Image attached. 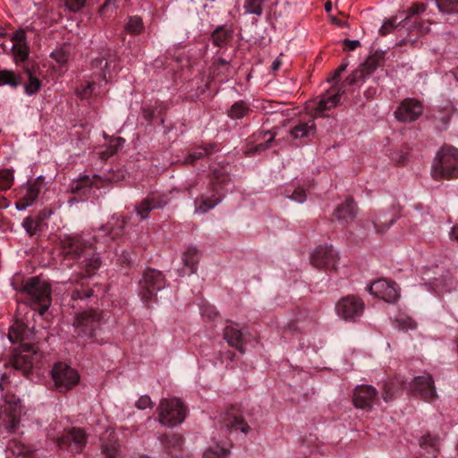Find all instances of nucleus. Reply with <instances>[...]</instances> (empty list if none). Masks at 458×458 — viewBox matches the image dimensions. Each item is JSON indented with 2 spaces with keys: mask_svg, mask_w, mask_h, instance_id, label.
<instances>
[{
  "mask_svg": "<svg viewBox=\"0 0 458 458\" xmlns=\"http://www.w3.org/2000/svg\"><path fill=\"white\" fill-rule=\"evenodd\" d=\"M126 224V217L121 216L108 225L100 226L92 235L84 233L64 235L61 239V252L66 259H81L89 255L97 244H106L122 236Z\"/></svg>",
  "mask_w": 458,
  "mask_h": 458,
  "instance_id": "1",
  "label": "nucleus"
},
{
  "mask_svg": "<svg viewBox=\"0 0 458 458\" xmlns=\"http://www.w3.org/2000/svg\"><path fill=\"white\" fill-rule=\"evenodd\" d=\"M431 175L435 180L457 179L458 148L453 146H443L434 158Z\"/></svg>",
  "mask_w": 458,
  "mask_h": 458,
  "instance_id": "2",
  "label": "nucleus"
},
{
  "mask_svg": "<svg viewBox=\"0 0 458 458\" xmlns=\"http://www.w3.org/2000/svg\"><path fill=\"white\" fill-rule=\"evenodd\" d=\"M51 285L38 276L26 280L22 285V293H26L30 305L43 315L51 304Z\"/></svg>",
  "mask_w": 458,
  "mask_h": 458,
  "instance_id": "3",
  "label": "nucleus"
},
{
  "mask_svg": "<svg viewBox=\"0 0 458 458\" xmlns=\"http://www.w3.org/2000/svg\"><path fill=\"white\" fill-rule=\"evenodd\" d=\"M103 311L89 309L76 314L73 321L74 332L78 337L92 339L101 329Z\"/></svg>",
  "mask_w": 458,
  "mask_h": 458,
  "instance_id": "4",
  "label": "nucleus"
},
{
  "mask_svg": "<svg viewBox=\"0 0 458 458\" xmlns=\"http://www.w3.org/2000/svg\"><path fill=\"white\" fill-rule=\"evenodd\" d=\"M158 421L170 428L182 424L187 415V408L179 398H163L157 406Z\"/></svg>",
  "mask_w": 458,
  "mask_h": 458,
  "instance_id": "5",
  "label": "nucleus"
},
{
  "mask_svg": "<svg viewBox=\"0 0 458 458\" xmlns=\"http://www.w3.org/2000/svg\"><path fill=\"white\" fill-rule=\"evenodd\" d=\"M48 438L53 440L59 449L68 450L72 454L82 452L88 441V436L81 428L64 430L61 436H56L52 433V429H49Z\"/></svg>",
  "mask_w": 458,
  "mask_h": 458,
  "instance_id": "6",
  "label": "nucleus"
},
{
  "mask_svg": "<svg viewBox=\"0 0 458 458\" xmlns=\"http://www.w3.org/2000/svg\"><path fill=\"white\" fill-rule=\"evenodd\" d=\"M139 294L145 303L153 302L157 300V293L165 285V278L161 271L154 268H147L139 283Z\"/></svg>",
  "mask_w": 458,
  "mask_h": 458,
  "instance_id": "7",
  "label": "nucleus"
},
{
  "mask_svg": "<svg viewBox=\"0 0 458 458\" xmlns=\"http://www.w3.org/2000/svg\"><path fill=\"white\" fill-rule=\"evenodd\" d=\"M51 374L56 389L62 393L70 391L80 382L78 371L64 362L55 363Z\"/></svg>",
  "mask_w": 458,
  "mask_h": 458,
  "instance_id": "8",
  "label": "nucleus"
},
{
  "mask_svg": "<svg viewBox=\"0 0 458 458\" xmlns=\"http://www.w3.org/2000/svg\"><path fill=\"white\" fill-rule=\"evenodd\" d=\"M364 310L363 300L353 294L341 298L335 305L336 314L346 321H356L362 316Z\"/></svg>",
  "mask_w": 458,
  "mask_h": 458,
  "instance_id": "9",
  "label": "nucleus"
},
{
  "mask_svg": "<svg viewBox=\"0 0 458 458\" xmlns=\"http://www.w3.org/2000/svg\"><path fill=\"white\" fill-rule=\"evenodd\" d=\"M38 352V347L32 344L23 343L16 349L10 358V364L25 377L30 373L33 368V355Z\"/></svg>",
  "mask_w": 458,
  "mask_h": 458,
  "instance_id": "10",
  "label": "nucleus"
},
{
  "mask_svg": "<svg viewBox=\"0 0 458 458\" xmlns=\"http://www.w3.org/2000/svg\"><path fill=\"white\" fill-rule=\"evenodd\" d=\"M344 93V85H333L325 93L318 97L313 112L315 116H327V112L336 107Z\"/></svg>",
  "mask_w": 458,
  "mask_h": 458,
  "instance_id": "11",
  "label": "nucleus"
},
{
  "mask_svg": "<svg viewBox=\"0 0 458 458\" xmlns=\"http://www.w3.org/2000/svg\"><path fill=\"white\" fill-rule=\"evenodd\" d=\"M372 295L389 303H394L400 297V289L394 281L381 278L374 281L368 286Z\"/></svg>",
  "mask_w": 458,
  "mask_h": 458,
  "instance_id": "12",
  "label": "nucleus"
},
{
  "mask_svg": "<svg viewBox=\"0 0 458 458\" xmlns=\"http://www.w3.org/2000/svg\"><path fill=\"white\" fill-rule=\"evenodd\" d=\"M214 177L216 181H213L210 185V191L212 194L210 196H206L204 194L198 197L195 200V204L197 205L196 211L199 213H206L208 210L214 208L223 198V195L219 192V184L225 183L228 176L223 175L221 179L216 175V172L214 173Z\"/></svg>",
  "mask_w": 458,
  "mask_h": 458,
  "instance_id": "13",
  "label": "nucleus"
},
{
  "mask_svg": "<svg viewBox=\"0 0 458 458\" xmlns=\"http://www.w3.org/2000/svg\"><path fill=\"white\" fill-rule=\"evenodd\" d=\"M378 402V392L370 385H360L353 389L352 403L355 408L370 411Z\"/></svg>",
  "mask_w": 458,
  "mask_h": 458,
  "instance_id": "14",
  "label": "nucleus"
},
{
  "mask_svg": "<svg viewBox=\"0 0 458 458\" xmlns=\"http://www.w3.org/2000/svg\"><path fill=\"white\" fill-rule=\"evenodd\" d=\"M221 423L229 432L248 434L250 430V427L244 420L241 410L235 405H231L230 408L224 412L221 418Z\"/></svg>",
  "mask_w": 458,
  "mask_h": 458,
  "instance_id": "15",
  "label": "nucleus"
},
{
  "mask_svg": "<svg viewBox=\"0 0 458 458\" xmlns=\"http://www.w3.org/2000/svg\"><path fill=\"white\" fill-rule=\"evenodd\" d=\"M311 264L318 268L335 269L338 255L330 245H319L311 254Z\"/></svg>",
  "mask_w": 458,
  "mask_h": 458,
  "instance_id": "16",
  "label": "nucleus"
},
{
  "mask_svg": "<svg viewBox=\"0 0 458 458\" xmlns=\"http://www.w3.org/2000/svg\"><path fill=\"white\" fill-rule=\"evenodd\" d=\"M167 204L168 198L165 194L152 192L135 207V210L140 219L145 220L149 216L152 210L161 209Z\"/></svg>",
  "mask_w": 458,
  "mask_h": 458,
  "instance_id": "17",
  "label": "nucleus"
},
{
  "mask_svg": "<svg viewBox=\"0 0 458 458\" xmlns=\"http://www.w3.org/2000/svg\"><path fill=\"white\" fill-rule=\"evenodd\" d=\"M382 62V58L378 55H369L364 63H362L358 69L352 72L350 74L344 83L353 86L359 83L360 81H363L366 77H369L371 73H373L380 65Z\"/></svg>",
  "mask_w": 458,
  "mask_h": 458,
  "instance_id": "18",
  "label": "nucleus"
},
{
  "mask_svg": "<svg viewBox=\"0 0 458 458\" xmlns=\"http://www.w3.org/2000/svg\"><path fill=\"white\" fill-rule=\"evenodd\" d=\"M423 110V105L420 100L406 98L394 112V116L400 122H413L422 114Z\"/></svg>",
  "mask_w": 458,
  "mask_h": 458,
  "instance_id": "19",
  "label": "nucleus"
},
{
  "mask_svg": "<svg viewBox=\"0 0 458 458\" xmlns=\"http://www.w3.org/2000/svg\"><path fill=\"white\" fill-rule=\"evenodd\" d=\"M45 186V177L40 175L33 180L28 181L26 184V192L15 203L18 210H25L31 206L38 199L39 193Z\"/></svg>",
  "mask_w": 458,
  "mask_h": 458,
  "instance_id": "20",
  "label": "nucleus"
},
{
  "mask_svg": "<svg viewBox=\"0 0 458 458\" xmlns=\"http://www.w3.org/2000/svg\"><path fill=\"white\" fill-rule=\"evenodd\" d=\"M412 392L419 394L427 400H432L437 396L434 380L429 374L415 377L411 382Z\"/></svg>",
  "mask_w": 458,
  "mask_h": 458,
  "instance_id": "21",
  "label": "nucleus"
},
{
  "mask_svg": "<svg viewBox=\"0 0 458 458\" xmlns=\"http://www.w3.org/2000/svg\"><path fill=\"white\" fill-rule=\"evenodd\" d=\"M224 338L230 346L235 348L242 353L245 352V342L243 340V334L237 324L232 321L229 322V324L224 329Z\"/></svg>",
  "mask_w": 458,
  "mask_h": 458,
  "instance_id": "22",
  "label": "nucleus"
},
{
  "mask_svg": "<svg viewBox=\"0 0 458 458\" xmlns=\"http://www.w3.org/2000/svg\"><path fill=\"white\" fill-rule=\"evenodd\" d=\"M357 215V206L353 198L348 197L344 202L338 205L334 210L333 216L338 221L346 223L355 219Z\"/></svg>",
  "mask_w": 458,
  "mask_h": 458,
  "instance_id": "23",
  "label": "nucleus"
},
{
  "mask_svg": "<svg viewBox=\"0 0 458 458\" xmlns=\"http://www.w3.org/2000/svg\"><path fill=\"white\" fill-rule=\"evenodd\" d=\"M100 247L97 244L89 255L82 258L83 259L81 262V267L88 276H93L102 265L99 251H98Z\"/></svg>",
  "mask_w": 458,
  "mask_h": 458,
  "instance_id": "24",
  "label": "nucleus"
},
{
  "mask_svg": "<svg viewBox=\"0 0 458 458\" xmlns=\"http://www.w3.org/2000/svg\"><path fill=\"white\" fill-rule=\"evenodd\" d=\"M419 444L425 454H430L433 458H436L440 452V437L438 435L428 432L420 437Z\"/></svg>",
  "mask_w": 458,
  "mask_h": 458,
  "instance_id": "25",
  "label": "nucleus"
},
{
  "mask_svg": "<svg viewBox=\"0 0 458 458\" xmlns=\"http://www.w3.org/2000/svg\"><path fill=\"white\" fill-rule=\"evenodd\" d=\"M32 331L25 325L21 320H15L11 326L8 333V338L11 342H23L30 339L32 335Z\"/></svg>",
  "mask_w": 458,
  "mask_h": 458,
  "instance_id": "26",
  "label": "nucleus"
},
{
  "mask_svg": "<svg viewBox=\"0 0 458 458\" xmlns=\"http://www.w3.org/2000/svg\"><path fill=\"white\" fill-rule=\"evenodd\" d=\"M216 151V145L214 143H208L195 148L184 159V164L194 165L199 159L208 157Z\"/></svg>",
  "mask_w": 458,
  "mask_h": 458,
  "instance_id": "27",
  "label": "nucleus"
},
{
  "mask_svg": "<svg viewBox=\"0 0 458 458\" xmlns=\"http://www.w3.org/2000/svg\"><path fill=\"white\" fill-rule=\"evenodd\" d=\"M233 30L226 27L225 25L218 26L211 33V41L215 47H225L233 38Z\"/></svg>",
  "mask_w": 458,
  "mask_h": 458,
  "instance_id": "28",
  "label": "nucleus"
},
{
  "mask_svg": "<svg viewBox=\"0 0 458 458\" xmlns=\"http://www.w3.org/2000/svg\"><path fill=\"white\" fill-rule=\"evenodd\" d=\"M316 124L313 119L307 122L300 121L290 131V134L293 139H305L315 133Z\"/></svg>",
  "mask_w": 458,
  "mask_h": 458,
  "instance_id": "29",
  "label": "nucleus"
},
{
  "mask_svg": "<svg viewBox=\"0 0 458 458\" xmlns=\"http://www.w3.org/2000/svg\"><path fill=\"white\" fill-rule=\"evenodd\" d=\"M252 110L250 103L245 100L235 101L227 110L226 114L232 120H240L249 116Z\"/></svg>",
  "mask_w": 458,
  "mask_h": 458,
  "instance_id": "30",
  "label": "nucleus"
},
{
  "mask_svg": "<svg viewBox=\"0 0 458 458\" xmlns=\"http://www.w3.org/2000/svg\"><path fill=\"white\" fill-rule=\"evenodd\" d=\"M7 450L13 455L10 458H35L31 448L16 438L9 441Z\"/></svg>",
  "mask_w": 458,
  "mask_h": 458,
  "instance_id": "31",
  "label": "nucleus"
},
{
  "mask_svg": "<svg viewBox=\"0 0 458 458\" xmlns=\"http://www.w3.org/2000/svg\"><path fill=\"white\" fill-rule=\"evenodd\" d=\"M5 402L10 405H13V407H11L13 411L8 415V418L3 421V425L9 433H14L20 425V417L16 413L19 400H16L15 397L13 396V400L5 399Z\"/></svg>",
  "mask_w": 458,
  "mask_h": 458,
  "instance_id": "32",
  "label": "nucleus"
},
{
  "mask_svg": "<svg viewBox=\"0 0 458 458\" xmlns=\"http://www.w3.org/2000/svg\"><path fill=\"white\" fill-rule=\"evenodd\" d=\"M232 73V66L229 62L224 58H217L210 67V74L213 77H222L225 80Z\"/></svg>",
  "mask_w": 458,
  "mask_h": 458,
  "instance_id": "33",
  "label": "nucleus"
},
{
  "mask_svg": "<svg viewBox=\"0 0 458 458\" xmlns=\"http://www.w3.org/2000/svg\"><path fill=\"white\" fill-rule=\"evenodd\" d=\"M396 221V217L392 216L387 218V214L381 212L376 215L372 220V224L377 233H385Z\"/></svg>",
  "mask_w": 458,
  "mask_h": 458,
  "instance_id": "34",
  "label": "nucleus"
},
{
  "mask_svg": "<svg viewBox=\"0 0 458 458\" xmlns=\"http://www.w3.org/2000/svg\"><path fill=\"white\" fill-rule=\"evenodd\" d=\"M160 442L167 452L174 455L181 450L182 439L176 434H166L160 437Z\"/></svg>",
  "mask_w": 458,
  "mask_h": 458,
  "instance_id": "35",
  "label": "nucleus"
},
{
  "mask_svg": "<svg viewBox=\"0 0 458 458\" xmlns=\"http://www.w3.org/2000/svg\"><path fill=\"white\" fill-rule=\"evenodd\" d=\"M200 254L197 248L191 246L187 248L182 256L183 264L190 269L189 273L193 274L197 271Z\"/></svg>",
  "mask_w": 458,
  "mask_h": 458,
  "instance_id": "36",
  "label": "nucleus"
},
{
  "mask_svg": "<svg viewBox=\"0 0 458 458\" xmlns=\"http://www.w3.org/2000/svg\"><path fill=\"white\" fill-rule=\"evenodd\" d=\"M402 389V383L397 378L386 381L382 386V398L388 403L394 400L395 394Z\"/></svg>",
  "mask_w": 458,
  "mask_h": 458,
  "instance_id": "37",
  "label": "nucleus"
},
{
  "mask_svg": "<svg viewBox=\"0 0 458 458\" xmlns=\"http://www.w3.org/2000/svg\"><path fill=\"white\" fill-rule=\"evenodd\" d=\"M270 0H244L243 10L245 14L260 17L264 13L266 4Z\"/></svg>",
  "mask_w": 458,
  "mask_h": 458,
  "instance_id": "38",
  "label": "nucleus"
},
{
  "mask_svg": "<svg viewBox=\"0 0 458 458\" xmlns=\"http://www.w3.org/2000/svg\"><path fill=\"white\" fill-rule=\"evenodd\" d=\"M124 30L130 35H140L145 30L142 18L138 15L130 16L124 26Z\"/></svg>",
  "mask_w": 458,
  "mask_h": 458,
  "instance_id": "39",
  "label": "nucleus"
},
{
  "mask_svg": "<svg viewBox=\"0 0 458 458\" xmlns=\"http://www.w3.org/2000/svg\"><path fill=\"white\" fill-rule=\"evenodd\" d=\"M24 71L28 75V82L25 84V92L28 95H33L40 89L41 81L35 75L33 68L25 67Z\"/></svg>",
  "mask_w": 458,
  "mask_h": 458,
  "instance_id": "40",
  "label": "nucleus"
},
{
  "mask_svg": "<svg viewBox=\"0 0 458 458\" xmlns=\"http://www.w3.org/2000/svg\"><path fill=\"white\" fill-rule=\"evenodd\" d=\"M99 180L100 178L98 175H94L92 178H90L89 176L81 177L72 186V192L80 193L86 188H90L93 186L98 188Z\"/></svg>",
  "mask_w": 458,
  "mask_h": 458,
  "instance_id": "41",
  "label": "nucleus"
},
{
  "mask_svg": "<svg viewBox=\"0 0 458 458\" xmlns=\"http://www.w3.org/2000/svg\"><path fill=\"white\" fill-rule=\"evenodd\" d=\"M123 143L124 140L121 137L112 139L106 146V149L98 153L99 157L102 160H107L109 157L114 156L120 148H122Z\"/></svg>",
  "mask_w": 458,
  "mask_h": 458,
  "instance_id": "42",
  "label": "nucleus"
},
{
  "mask_svg": "<svg viewBox=\"0 0 458 458\" xmlns=\"http://www.w3.org/2000/svg\"><path fill=\"white\" fill-rule=\"evenodd\" d=\"M14 171L9 168L0 169V191H6L14 182Z\"/></svg>",
  "mask_w": 458,
  "mask_h": 458,
  "instance_id": "43",
  "label": "nucleus"
},
{
  "mask_svg": "<svg viewBox=\"0 0 458 458\" xmlns=\"http://www.w3.org/2000/svg\"><path fill=\"white\" fill-rule=\"evenodd\" d=\"M229 454V448L216 444L204 452L203 458H227Z\"/></svg>",
  "mask_w": 458,
  "mask_h": 458,
  "instance_id": "44",
  "label": "nucleus"
},
{
  "mask_svg": "<svg viewBox=\"0 0 458 458\" xmlns=\"http://www.w3.org/2000/svg\"><path fill=\"white\" fill-rule=\"evenodd\" d=\"M21 82V79L12 71L3 70L0 71V86L9 85L11 87H17Z\"/></svg>",
  "mask_w": 458,
  "mask_h": 458,
  "instance_id": "45",
  "label": "nucleus"
},
{
  "mask_svg": "<svg viewBox=\"0 0 458 458\" xmlns=\"http://www.w3.org/2000/svg\"><path fill=\"white\" fill-rule=\"evenodd\" d=\"M443 13H458V0H434Z\"/></svg>",
  "mask_w": 458,
  "mask_h": 458,
  "instance_id": "46",
  "label": "nucleus"
},
{
  "mask_svg": "<svg viewBox=\"0 0 458 458\" xmlns=\"http://www.w3.org/2000/svg\"><path fill=\"white\" fill-rule=\"evenodd\" d=\"M95 89V82L86 81L77 88L76 94L81 99H89L94 95Z\"/></svg>",
  "mask_w": 458,
  "mask_h": 458,
  "instance_id": "47",
  "label": "nucleus"
},
{
  "mask_svg": "<svg viewBox=\"0 0 458 458\" xmlns=\"http://www.w3.org/2000/svg\"><path fill=\"white\" fill-rule=\"evenodd\" d=\"M454 112L455 108L452 105H447L439 111V114L436 116V119L441 123V129L446 128Z\"/></svg>",
  "mask_w": 458,
  "mask_h": 458,
  "instance_id": "48",
  "label": "nucleus"
},
{
  "mask_svg": "<svg viewBox=\"0 0 458 458\" xmlns=\"http://www.w3.org/2000/svg\"><path fill=\"white\" fill-rule=\"evenodd\" d=\"M94 291L92 288L80 285L72 292L71 298L72 301L85 300L92 297Z\"/></svg>",
  "mask_w": 458,
  "mask_h": 458,
  "instance_id": "49",
  "label": "nucleus"
},
{
  "mask_svg": "<svg viewBox=\"0 0 458 458\" xmlns=\"http://www.w3.org/2000/svg\"><path fill=\"white\" fill-rule=\"evenodd\" d=\"M41 225L42 224L38 221L37 217L33 218L31 216L26 217L22 222L23 228L30 236H33L37 233Z\"/></svg>",
  "mask_w": 458,
  "mask_h": 458,
  "instance_id": "50",
  "label": "nucleus"
},
{
  "mask_svg": "<svg viewBox=\"0 0 458 458\" xmlns=\"http://www.w3.org/2000/svg\"><path fill=\"white\" fill-rule=\"evenodd\" d=\"M13 57L16 63L18 62H24L27 60L29 56V50L26 46L24 45H19V46H13Z\"/></svg>",
  "mask_w": 458,
  "mask_h": 458,
  "instance_id": "51",
  "label": "nucleus"
},
{
  "mask_svg": "<svg viewBox=\"0 0 458 458\" xmlns=\"http://www.w3.org/2000/svg\"><path fill=\"white\" fill-rule=\"evenodd\" d=\"M287 197L298 203H303L306 200L307 195L301 187H297L293 191L291 189L286 190Z\"/></svg>",
  "mask_w": 458,
  "mask_h": 458,
  "instance_id": "52",
  "label": "nucleus"
},
{
  "mask_svg": "<svg viewBox=\"0 0 458 458\" xmlns=\"http://www.w3.org/2000/svg\"><path fill=\"white\" fill-rule=\"evenodd\" d=\"M51 57L55 60L60 65L65 64L70 57V53L64 47L57 48L51 53Z\"/></svg>",
  "mask_w": 458,
  "mask_h": 458,
  "instance_id": "53",
  "label": "nucleus"
},
{
  "mask_svg": "<svg viewBox=\"0 0 458 458\" xmlns=\"http://www.w3.org/2000/svg\"><path fill=\"white\" fill-rule=\"evenodd\" d=\"M65 6L71 12H79L85 4L86 0H64Z\"/></svg>",
  "mask_w": 458,
  "mask_h": 458,
  "instance_id": "54",
  "label": "nucleus"
},
{
  "mask_svg": "<svg viewBox=\"0 0 458 458\" xmlns=\"http://www.w3.org/2000/svg\"><path fill=\"white\" fill-rule=\"evenodd\" d=\"M153 405H154V403H153L151 398L147 394L141 395L135 403V406L139 410H145L147 408H152Z\"/></svg>",
  "mask_w": 458,
  "mask_h": 458,
  "instance_id": "55",
  "label": "nucleus"
},
{
  "mask_svg": "<svg viewBox=\"0 0 458 458\" xmlns=\"http://www.w3.org/2000/svg\"><path fill=\"white\" fill-rule=\"evenodd\" d=\"M426 9H427V5L423 3L413 4L407 10V17H411L413 15L422 13L426 11Z\"/></svg>",
  "mask_w": 458,
  "mask_h": 458,
  "instance_id": "56",
  "label": "nucleus"
},
{
  "mask_svg": "<svg viewBox=\"0 0 458 458\" xmlns=\"http://www.w3.org/2000/svg\"><path fill=\"white\" fill-rule=\"evenodd\" d=\"M13 46H19L26 44V36L23 30L16 31L12 37Z\"/></svg>",
  "mask_w": 458,
  "mask_h": 458,
  "instance_id": "57",
  "label": "nucleus"
},
{
  "mask_svg": "<svg viewBox=\"0 0 458 458\" xmlns=\"http://www.w3.org/2000/svg\"><path fill=\"white\" fill-rule=\"evenodd\" d=\"M49 429H52V433L55 434L56 436H61L64 432V430H65L63 426L61 425V423L57 422V421H53L49 424V426L47 427V437H48V431Z\"/></svg>",
  "mask_w": 458,
  "mask_h": 458,
  "instance_id": "58",
  "label": "nucleus"
},
{
  "mask_svg": "<svg viewBox=\"0 0 458 458\" xmlns=\"http://www.w3.org/2000/svg\"><path fill=\"white\" fill-rule=\"evenodd\" d=\"M52 215L53 208L50 207H46L38 212L36 217L42 224L45 220H47Z\"/></svg>",
  "mask_w": 458,
  "mask_h": 458,
  "instance_id": "59",
  "label": "nucleus"
},
{
  "mask_svg": "<svg viewBox=\"0 0 458 458\" xmlns=\"http://www.w3.org/2000/svg\"><path fill=\"white\" fill-rule=\"evenodd\" d=\"M102 452L107 458H114L117 454V447L114 445H108L104 444L102 445Z\"/></svg>",
  "mask_w": 458,
  "mask_h": 458,
  "instance_id": "60",
  "label": "nucleus"
},
{
  "mask_svg": "<svg viewBox=\"0 0 458 458\" xmlns=\"http://www.w3.org/2000/svg\"><path fill=\"white\" fill-rule=\"evenodd\" d=\"M110 8H115L114 2L112 0H106L105 3L99 7L98 13L102 16H106L107 15Z\"/></svg>",
  "mask_w": 458,
  "mask_h": 458,
  "instance_id": "61",
  "label": "nucleus"
},
{
  "mask_svg": "<svg viewBox=\"0 0 458 458\" xmlns=\"http://www.w3.org/2000/svg\"><path fill=\"white\" fill-rule=\"evenodd\" d=\"M360 45L359 40L344 39L343 42V48L345 51H352Z\"/></svg>",
  "mask_w": 458,
  "mask_h": 458,
  "instance_id": "62",
  "label": "nucleus"
},
{
  "mask_svg": "<svg viewBox=\"0 0 458 458\" xmlns=\"http://www.w3.org/2000/svg\"><path fill=\"white\" fill-rule=\"evenodd\" d=\"M394 28V25L393 21H385L384 24L381 26L379 32L382 36H386V34L390 33Z\"/></svg>",
  "mask_w": 458,
  "mask_h": 458,
  "instance_id": "63",
  "label": "nucleus"
},
{
  "mask_svg": "<svg viewBox=\"0 0 458 458\" xmlns=\"http://www.w3.org/2000/svg\"><path fill=\"white\" fill-rule=\"evenodd\" d=\"M142 115L146 121L151 122L155 115V110L150 106L144 107L142 109Z\"/></svg>",
  "mask_w": 458,
  "mask_h": 458,
  "instance_id": "64",
  "label": "nucleus"
}]
</instances>
